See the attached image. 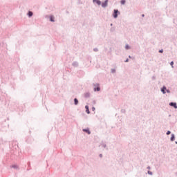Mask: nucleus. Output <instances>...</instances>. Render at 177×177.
<instances>
[{
	"label": "nucleus",
	"instance_id": "1",
	"mask_svg": "<svg viewBox=\"0 0 177 177\" xmlns=\"http://www.w3.org/2000/svg\"><path fill=\"white\" fill-rule=\"evenodd\" d=\"M93 85L94 86V88H93L94 92L100 91V84H99L98 83H94Z\"/></svg>",
	"mask_w": 177,
	"mask_h": 177
},
{
	"label": "nucleus",
	"instance_id": "2",
	"mask_svg": "<svg viewBox=\"0 0 177 177\" xmlns=\"http://www.w3.org/2000/svg\"><path fill=\"white\" fill-rule=\"evenodd\" d=\"M118 15H120V11L118 10H114L113 13V17L114 19H117L118 17Z\"/></svg>",
	"mask_w": 177,
	"mask_h": 177
},
{
	"label": "nucleus",
	"instance_id": "3",
	"mask_svg": "<svg viewBox=\"0 0 177 177\" xmlns=\"http://www.w3.org/2000/svg\"><path fill=\"white\" fill-rule=\"evenodd\" d=\"M101 5L102 8H107V6L109 5V0H105Z\"/></svg>",
	"mask_w": 177,
	"mask_h": 177
},
{
	"label": "nucleus",
	"instance_id": "4",
	"mask_svg": "<svg viewBox=\"0 0 177 177\" xmlns=\"http://www.w3.org/2000/svg\"><path fill=\"white\" fill-rule=\"evenodd\" d=\"M160 91L162 92V93H163V95H165V93H167V86H163L160 88Z\"/></svg>",
	"mask_w": 177,
	"mask_h": 177
},
{
	"label": "nucleus",
	"instance_id": "5",
	"mask_svg": "<svg viewBox=\"0 0 177 177\" xmlns=\"http://www.w3.org/2000/svg\"><path fill=\"white\" fill-rule=\"evenodd\" d=\"M169 106H170L171 107H174V109H177L176 102H169Z\"/></svg>",
	"mask_w": 177,
	"mask_h": 177
},
{
	"label": "nucleus",
	"instance_id": "6",
	"mask_svg": "<svg viewBox=\"0 0 177 177\" xmlns=\"http://www.w3.org/2000/svg\"><path fill=\"white\" fill-rule=\"evenodd\" d=\"M93 3H97L99 6L102 5V1L100 0H93Z\"/></svg>",
	"mask_w": 177,
	"mask_h": 177
},
{
	"label": "nucleus",
	"instance_id": "7",
	"mask_svg": "<svg viewBox=\"0 0 177 177\" xmlns=\"http://www.w3.org/2000/svg\"><path fill=\"white\" fill-rule=\"evenodd\" d=\"M83 132H86V133H88V135H91V130L89 129H83Z\"/></svg>",
	"mask_w": 177,
	"mask_h": 177
},
{
	"label": "nucleus",
	"instance_id": "8",
	"mask_svg": "<svg viewBox=\"0 0 177 177\" xmlns=\"http://www.w3.org/2000/svg\"><path fill=\"white\" fill-rule=\"evenodd\" d=\"M85 109H86V113L87 114H91V111H89V106L86 105V106H85Z\"/></svg>",
	"mask_w": 177,
	"mask_h": 177
},
{
	"label": "nucleus",
	"instance_id": "9",
	"mask_svg": "<svg viewBox=\"0 0 177 177\" xmlns=\"http://www.w3.org/2000/svg\"><path fill=\"white\" fill-rule=\"evenodd\" d=\"M72 66H73V67H78V66H79L78 62H77V61L73 62L72 63Z\"/></svg>",
	"mask_w": 177,
	"mask_h": 177
},
{
	"label": "nucleus",
	"instance_id": "10",
	"mask_svg": "<svg viewBox=\"0 0 177 177\" xmlns=\"http://www.w3.org/2000/svg\"><path fill=\"white\" fill-rule=\"evenodd\" d=\"M50 21H52V23H55V17H53V15L50 16Z\"/></svg>",
	"mask_w": 177,
	"mask_h": 177
},
{
	"label": "nucleus",
	"instance_id": "11",
	"mask_svg": "<svg viewBox=\"0 0 177 177\" xmlns=\"http://www.w3.org/2000/svg\"><path fill=\"white\" fill-rule=\"evenodd\" d=\"M90 96H91V93H89V92L84 93V97L88 98V97H90Z\"/></svg>",
	"mask_w": 177,
	"mask_h": 177
},
{
	"label": "nucleus",
	"instance_id": "12",
	"mask_svg": "<svg viewBox=\"0 0 177 177\" xmlns=\"http://www.w3.org/2000/svg\"><path fill=\"white\" fill-rule=\"evenodd\" d=\"M32 15H34L32 13V11H28V17H32Z\"/></svg>",
	"mask_w": 177,
	"mask_h": 177
},
{
	"label": "nucleus",
	"instance_id": "13",
	"mask_svg": "<svg viewBox=\"0 0 177 177\" xmlns=\"http://www.w3.org/2000/svg\"><path fill=\"white\" fill-rule=\"evenodd\" d=\"M170 140H171V142H174L175 140V134H171Z\"/></svg>",
	"mask_w": 177,
	"mask_h": 177
},
{
	"label": "nucleus",
	"instance_id": "14",
	"mask_svg": "<svg viewBox=\"0 0 177 177\" xmlns=\"http://www.w3.org/2000/svg\"><path fill=\"white\" fill-rule=\"evenodd\" d=\"M10 167L14 168V169H19V166H17V165H13Z\"/></svg>",
	"mask_w": 177,
	"mask_h": 177
},
{
	"label": "nucleus",
	"instance_id": "15",
	"mask_svg": "<svg viewBox=\"0 0 177 177\" xmlns=\"http://www.w3.org/2000/svg\"><path fill=\"white\" fill-rule=\"evenodd\" d=\"M79 102H78V99L75 98L74 99V104L75 106H77Z\"/></svg>",
	"mask_w": 177,
	"mask_h": 177
},
{
	"label": "nucleus",
	"instance_id": "16",
	"mask_svg": "<svg viewBox=\"0 0 177 177\" xmlns=\"http://www.w3.org/2000/svg\"><path fill=\"white\" fill-rule=\"evenodd\" d=\"M102 147H104V149H106L108 150L109 149L107 148V145L104 143L101 144Z\"/></svg>",
	"mask_w": 177,
	"mask_h": 177
},
{
	"label": "nucleus",
	"instance_id": "17",
	"mask_svg": "<svg viewBox=\"0 0 177 177\" xmlns=\"http://www.w3.org/2000/svg\"><path fill=\"white\" fill-rule=\"evenodd\" d=\"M114 31H115V27H112V28H111L110 32H114Z\"/></svg>",
	"mask_w": 177,
	"mask_h": 177
},
{
	"label": "nucleus",
	"instance_id": "18",
	"mask_svg": "<svg viewBox=\"0 0 177 177\" xmlns=\"http://www.w3.org/2000/svg\"><path fill=\"white\" fill-rule=\"evenodd\" d=\"M115 71H116V70H115V68H111V73L112 74H115Z\"/></svg>",
	"mask_w": 177,
	"mask_h": 177
},
{
	"label": "nucleus",
	"instance_id": "19",
	"mask_svg": "<svg viewBox=\"0 0 177 177\" xmlns=\"http://www.w3.org/2000/svg\"><path fill=\"white\" fill-rule=\"evenodd\" d=\"M125 49H127V50H128L129 49H131V46H129V45H128V44H126Z\"/></svg>",
	"mask_w": 177,
	"mask_h": 177
},
{
	"label": "nucleus",
	"instance_id": "20",
	"mask_svg": "<svg viewBox=\"0 0 177 177\" xmlns=\"http://www.w3.org/2000/svg\"><path fill=\"white\" fill-rule=\"evenodd\" d=\"M125 2H126L125 0H121V1H120L121 5H125Z\"/></svg>",
	"mask_w": 177,
	"mask_h": 177
},
{
	"label": "nucleus",
	"instance_id": "21",
	"mask_svg": "<svg viewBox=\"0 0 177 177\" xmlns=\"http://www.w3.org/2000/svg\"><path fill=\"white\" fill-rule=\"evenodd\" d=\"M147 174H148V175L153 176V172L151 171L150 170H149V171H147Z\"/></svg>",
	"mask_w": 177,
	"mask_h": 177
},
{
	"label": "nucleus",
	"instance_id": "22",
	"mask_svg": "<svg viewBox=\"0 0 177 177\" xmlns=\"http://www.w3.org/2000/svg\"><path fill=\"white\" fill-rule=\"evenodd\" d=\"M94 52H99V49L97 48H93Z\"/></svg>",
	"mask_w": 177,
	"mask_h": 177
},
{
	"label": "nucleus",
	"instance_id": "23",
	"mask_svg": "<svg viewBox=\"0 0 177 177\" xmlns=\"http://www.w3.org/2000/svg\"><path fill=\"white\" fill-rule=\"evenodd\" d=\"M166 93H171V91L169 89L166 88Z\"/></svg>",
	"mask_w": 177,
	"mask_h": 177
},
{
	"label": "nucleus",
	"instance_id": "24",
	"mask_svg": "<svg viewBox=\"0 0 177 177\" xmlns=\"http://www.w3.org/2000/svg\"><path fill=\"white\" fill-rule=\"evenodd\" d=\"M170 66H171V67H174V61H171L170 62Z\"/></svg>",
	"mask_w": 177,
	"mask_h": 177
},
{
	"label": "nucleus",
	"instance_id": "25",
	"mask_svg": "<svg viewBox=\"0 0 177 177\" xmlns=\"http://www.w3.org/2000/svg\"><path fill=\"white\" fill-rule=\"evenodd\" d=\"M166 135H171V131H167Z\"/></svg>",
	"mask_w": 177,
	"mask_h": 177
},
{
	"label": "nucleus",
	"instance_id": "26",
	"mask_svg": "<svg viewBox=\"0 0 177 177\" xmlns=\"http://www.w3.org/2000/svg\"><path fill=\"white\" fill-rule=\"evenodd\" d=\"M164 52V50L161 49V50H159V53H162Z\"/></svg>",
	"mask_w": 177,
	"mask_h": 177
},
{
	"label": "nucleus",
	"instance_id": "27",
	"mask_svg": "<svg viewBox=\"0 0 177 177\" xmlns=\"http://www.w3.org/2000/svg\"><path fill=\"white\" fill-rule=\"evenodd\" d=\"M124 62L125 63H128V62H129V59L127 58Z\"/></svg>",
	"mask_w": 177,
	"mask_h": 177
},
{
	"label": "nucleus",
	"instance_id": "28",
	"mask_svg": "<svg viewBox=\"0 0 177 177\" xmlns=\"http://www.w3.org/2000/svg\"><path fill=\"white\" fill-rule=\"evenodd\" d=\"M95 110H96V109H95L94 106H93V107H92V111H95Z\"/></svg>",
	"mask_w": 177,
	"mask_h": 177
},
{
	"label": "nucleus",
	"instance_id": "29",
	"mask_svg": "<svg viewBox=\"0 0 177 177\" xmlns=\"http://www.w3.org/2000/svg\"><path fill=\"white\" fill-rule=\"evenodd\" d=\"M121 113H125V110L124 109H122L121 110Z\"/></svg>",
	"mask_w": 177,
	"mask_h": 177
},
{
	"label": "nucleus",
	"instance_id": "30",
	"mask_svg": "<svg viewBox=\"0 0 177 177\" xmlns=\"http://www.w3.org/2000/svg\"><path fill=\"white\" fill-rule=\"evenodd\" d=\"M99 156H100V158H102V157H103V154H102V153H100Z\"/></svg>",
	"mask_w": 177,
	"mask_h": 177
},
{
	"label": "nucleus",
	"instance_id": "31",
	"mask_svg": "<svg viewBox=\"0 0 177 177\" xmlns=\"http://www.w3.org/2000/svg\"><path fill=\"white\" fill-rule=\"evenodd\" d=\"M147 168V169H151V167L150 166H148Z\"/></svg>",
	"mask_w": 177,
	"mask_h": 177
},
{
	"label": "nucleus",
	"instance_id": "32",
	"mask_svg": "<svg viewBox=\"0 0 177 177\" xmlns=\"http://www.w3.org/2000/svg\"><path fill=\"white\" fill-rule=\"evenodd\" d=\"M152 80H156V76H153Z\"/></svg>",
	"mask_w": 177,
	"mask_h": 177
},
{
	"label": "nucleus",
	"instance_id": "33",
	"mask_svg": "<svg viewBox=\"0 0 177 177\" xmlns=\"http://www.w3.org/2000/svg\"><path fill=\"white\" fill-rule=\"evenodd\" d=\"M129 59H132V57L131 55H129Z\"/></svg>",
	"mask_w": 177,
	"mask_h": 177
},
{
	"label": "nucleus",
	"instance_id": "34",
	"mask_svg": "<svg viewBox=\"0 0 177 177\" xmlns=\"http://www.w3.org/2000/svg\"><path fill=\"white\" fill-rule=\"evenodd\" d=\"M142 17H145V14H142Z\"/></svg>",
	"mask_w": 177,
	"mask_h": 177
},
{
	"label": "nucleus",
	"instance_id": "35",
	"mask_svg": "<svg viewBox=\"0 0 177 177\" xmlns=\"http://www.w3.org/2000/svg\"><path fill=\"white\" fill-rule=\"evenodd\" d=\"M111 26H113V24H111Z\"/></svg>",
	"mask_w": 177,
	"mask_h": 177
},
{
	"label": "nucleus",
	"instance_id": "36",
	"mask_svg": "<svg viewBox=\"0 0 177 177\" xmlns=\"http://www.w3.org/2000/svg\"><path fill=\"white\" fill-rule=\"evenodd\" d=\"M176 145H177V141L175 142Z\"/></svg>",
	"mask_w": 177,
	"mask_h": 177
}]
</instances>
